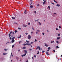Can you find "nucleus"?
Wrapping results in <instances>:
<instances>
[{
  "instance_id": "obj_38",
  "label": "nucleus",
  "mask_w": 62,
  "mask_h": 62,
  "mask_svg": "<svg viewBox=\"0 0 62 62\" xmlns=\"http://www.w3.org/2000/svg\"><path fill=\"white\" fill-rule=\"evenodd\" d=\"M25 34L26 35H27L28 34V33H25Z\"/></svg>"
},
{
  "instance_id": "obj_57",
  "label": "nucleus",
  "mask_w": 62,
  "mask_h": 62,
  "mask_svg": "<svg viewBox=\"0 0 62 62\" xmlns=\"http://www.w3.org/2000/svg\"><path fill=\"white\" fill-rule=\"evenodd\" d=\"M18 52H20V50H18Z\"/></svg>"
},
{
  "instance_id": "obj_14",
  "label": "nucleus",
  "mask_w": 62,
  "mask_h": 62,
  "mask_svg": "<svg viewBox=\"0 0 62 62\" xmlns=\"http://www.w3.org/2000/svg\"><path fill=\"white\" fill-rule=\"evenodd\" d=\"M56 47L57 48H59V47H58V46H56Z\"/></svg>"
},
{
  "instance_id": "obj_3",
  "label": "nucleus",
  "mask_w": 62,
  "mask_h": 62,
  "mask_svg": "<svg viewBox=\"0 0 62 62\" xmlns=\"http://www.w3.org/2000/svg\"><path fill=\"white\" fill-rule=\"evenodd\" d=\"M15 41V40H14V39H12V43H13V42H14Z\"/></svg>"
},
{
  "instance_id": "obj_52",
  "label": "nucleus",
  "mask_w": 62,
  "mask_h": 62,
  "mask_svg": "<svg viewBox=\"0 0 62 62\" xmlns=\"http://www.w3.org/2000/svg\"><path fill=\"white\" fill-rule=\"evenodd\" d=\"M12 34H14V32H12Z\"/></svg>"
},
{
  "instance_id": "obj_41",
  "label": "nucleus",
  "mask_w": 62,
  "mask_h": 62,
  "mask_svg": "<svg viewBox=\"0 0 62 62\" xmlns=\"http://www.w3.org/2000/svg\"><path fill=\"white\" fill-rule=\"evenodd\" d=\"M59 28H61V26H59Z\"/></svg>"
},
{
  "instance_id": "obj_43",
  "label": "nucleus",
  "mask_w": 62,
  "mask_h": 62,
  "mask_svg": "<svg viewBox=\"0 0 62 62\" xmlns=\"http://www.w3.org/2000/svg\"><path fill=\"white\" fill-rule=\"evenodd\" d=\"M50 51V49H48L47 50V52H48V51Z\"/></svg>"
},
{
  "instance_id": "obj_54",
  "label": "nucleus",
  "mask_w": 62,
  "mask_h": 62,
  "mask_svg": "<svg viewBox=\"0 0 62 62\" xmlns=\"http://www.w3.org/2000/svg\"><path fill=\"white\" fill-rule=\"evenodd\" d=\"M54 1L55 2L56 1L55 0H54Z\"/></svg>"
},
{
  "instance_id": "obj_24",
  "label": "nucleus",
  "mask_w": 62,
  "mask_h": 62,
  "mask_svg": "<svg viewBox=\"0 0 62 62\" xmlns=\"http://www.w3.org/2000/svg\"><path fill=\"white\" fill-rule=\"evenodd\" d=\"M18 29H19V30H21V28L19 27V28H18Z\"/></svg>"
},
{
  "instance_id": "obj_44",
  "label": "nucleus",
  "mask_w": 62,
  "mask_h": 62,
  "mask_svg": "<svg viewBox=\"0 0 62 62\" xmlns=\"http://www.w3.org/2000/svg\"><path fill=\"white\" fill-rule=\"evenodd\" d=\"M38 53H37V54H39V51H38Z\"/></svg>"
},
{
  "instance_id": "obj_26",
  "label": "nucleus",
  "mask_w": 62,
  "mask_h": 62,
  "mask_svg": "<svg viewBox=\"0 0 62 62\" xmlns=\"http://www.w3.org/2000/svg\"><path fill=\"white\" fill-rule=\"evenodd\" d=\"M6 53H3V55H6Z\"/></svg>"
},
{
  "instance_id": "obj_51",
  "label": "nucleus",
  "mask_w": 62,
  "mask_h": 62,
  "mask_svg": "<svg viewBox=\"0 0 62 62\" xmlns=\"http://www.w3.org/2000/svg\"><path fill=\"white\" fill-rule=\"evenodd\" d=\"M11 33H12V31H11L10 32V34H11Z\"/></svg>"
},
{
  "instance_id": "obj_6",
  "label": "nucleus",
  "mask_w": 62,
  "mask_h": 62,
  "mask_svg": "<svg viewBox=\"0 0 62 62\" xmlns=\"http://www.w3.org/2000/svg\"><path fill=\"white\" fill-rule=\"evenodd\" d=\"M46 54H47V55H49V54H48V53L47 52H46Z\"/></svg>"
},
{
  "instance_id": "obj_58",
  "label": "nucleus",
  "mask_w": 62,
  "mask_h": 62,
  "mask_svg": "<svg viewBox=\"0 0 62 62\" xmlns=\"http://www.w3.org/2000/svg\"><path fill=\"white\" fill-rule=\"evenodd\" d=\"M30 1L31 2H32V0H30Z\"/></svg>"
},
{
  "instance_id": "obj_62",
  "label": "nucleus",
  "mask_w": 62,
  "mask_h": 62,
  "mask_svg": "<svg viewBox=\"0 0 62 62\" xmlns=\"http://www.w3.org/2000/svg\"><path fill=\"white\" fill-rule=\"evenodd\" d=\"M32 33H33V32H31V33L32 34Z\"/></svg>"
},
{
  "instance_id": "obj_47",
  "label": "nucleus",
  "mask_w": 62,
  "mask_h": 62,
  "mask_svg": "<svg viewBox=\"0 0 62 62\" xmlns=\"http://www.w3.org/2000/svg\"><path fill=\"white\" fill-rule=\"evenodd\" d=\"M30 23H28V25H30Z\"/></svg>"
},
{
  "instance_id": "obj_36",
  "label": "nucleus",
  "mask_w": 62,
  "mask_h": 62,
  "mask_svg": "<svg viewBox=\"0 0 62 62\" xmlns=\"http://www.w3.org/2000/svg\"><path fill=\"white\" fill-rule=\"evenodd\" d=\"M59 30V29H58V28H56V30Z\"/></svg>"
},
{
  "instance_id": "obj_60",
  "label": "nucleus",
  "mask_w": 62,
  "mask_h": 62,
  "mask_svg": "<svg viewBox=\"0 0 62 62\" xmlns=\"http://www.w3.org/2000/svg\"><path fill=\"white\" fill-rule=\"evenodd\" d=\"M32 4V2L31 3V4H30L31 5Z\"/></svg>"
},
{
  "instance_id": "obj_18",
  "label": "nucleus",
  "mask_w": 62,
  "mask_h": 62,
  "mask_svg": "<svg viewBox=\"0 0 62 62\" xmlns=\"http://www.w3.org/2000/svg\"><path fill=\"white\" fill-rule=\"evenodd\" d=\"M48 8H49V9H50V7L49 6H48Z\"/></svg>"
},
{
  "instance_id": "obj_29",
  "label": "nucleus",
  "mask_w": 62,
  "mask_h": 62,
  "mask_svg": "<svg viewBox=\"0 0 62 62\" xmlns=\"http://www.w3.org/2000/svg\"><path fill=\"white\" fill-rule=\"evenodd\" d=\"M37 32H39L40 31L39 30H37Z\"/></svg>"
},
{
  "instance_id": "obj_55",
  "label": "nucleus",
  "mask_w": 62,
  "mask_h": 62,
  "mask_svg": "<svg viewBox=\"0 0 62 62\" xmlns=\"http://www.w3.org/2000/svg\"><path fill=\"white\" fill-rule=\"evenodd\" d=\"M55 2L56 3H57V1H56Z\"/></svg>"
},
{
  "instance_id": "obj_19",
  "label": "nucleus",
  "mask_w": 62,
  "mask_h": 62,
  "mask_svg": "<svg viewBox=\"0 0 62 62\" xmlns=\"http://www.w3.org/2000/svg\"><path fill=\"white\" fill-rule=\"evenodd\" d=\"M12 39H15V37H13L12 38Z\"/></svg>"
},
{
  "instance_id": "obj_22",
  "label": "nucleus",
  "mask_w": 62,
  "mask_h": 62,
  "mask_svg": "<svg viewBox=\"0 0 62 62\" xmlns=\"http://www.w3.org/2000/svg\"><path fill=\"white\" fill-rule=\"evenodd\" d=\"M15 33H16V32H17V31L16 30H15Z\"/></svg>"
},
{
  "instance_id": "obj_31",
  "label": "nucleus",
  "mask_w": 62,
  "mask_h": 62,
  "mask_svg": "<svg viewBox=\"0 0 62 62\" xmlns=\"http://www.w3.org/2000/svg\"><path fill=\"white\" fill-rule=\"evenodd\" d=\"M14 45H13L12 46V48H13V47H14Z\"/></svg>"
},
{
  "instance_id": "obj_15",
  "label": "nucleus",
  "mask_w": 62,
  "mask_h": 62,
  "mask_svg": "<svg viewBox=\"0 0 62 62\" xmlns=\"http://www.w3.org/2000/svg\"><path fill=\"white\" fill-rule=\"evenodd\" d=\"M48 49L49 50H50V49H51V47H49L48 48Z\"/></svg>"
},
{
  "instance_id": "obj_5",
  "label": "nucleus",
  "mask_w": 62,
  "mask_h": 62,
  "mask_svg": "<svg viewBox=\"0 0 62 62\" xmlns=\"http://www.w3.org/2000/svg\"><path fill=\"white\" fill-rule=\"evenodd\" d=\"M26 47H23V48L22 49H26Z\"/></svg>"
},
{
  "instance_id": "obj_25",
  "label": "nucleus",
  "mask_w": 62,
  "mask_h": 62,
  "mask_svg": "<svg viewBox=\"0 0 62 62\" xmlns=\"http://www.w3.org/2000/svg\"><path fill=\"white\" fill-rule=\"evenodd\" d=\"M54 41H51V43H54Z\"/></svg>"
},
{
  "instance_id": "obj_13",
  "label": "nucleus",
  "mask_w": 62,
  "mask_h": 62,
  "mask_svg": "<svg viewBox=\"0 0 62 62\" xmlns=\"http://www.w3.org/2000/svg\"><path fill=\"white\" fill-rule=\"evenodd\" d=\"M12 18L13 19H15V18L14 17H12Z\"/></svg>"
},
{
  "instance_id": "obj_45",
  "label": "nucleus",
  "mask_w": 62,
  "mask_h": 62,
  "mask_svg": "<svg viewBox=\"0 0 62 62\" xmlns=\"http://www.w3.org/2000/svg\"><path fill=\"white\" fill-rule=\"evenodd\" d=\"M42 34H43V35H44V33L43 32V33H42Z\"/></svg>"
},
{
  "instance_id": "obj_1",
  "label": "nucleus",
  "mask_w": 62,
  "mask_h": 62,
  "mask_svg": "<svg viewBox=\"0 0 62 62\" xmlns=\"http://www.w3.org/2000/svg\"><path fill=\"white\" fill-rule=\"evenodd\" d=\"M24 52H25V54L24 55H22V57H23V56H25L26 55V54H27V50H24Z\"/></svg>"
},
{
  "instance_id": "obj_8",
  "label": "nucleus",
  "mask_w": 62,
  "mask_h": 62,
  "mask_svg": "<svg viewBox=\"0 0 62 62\" xmlns=\"http://www.w3.org/2000/svg\"><path fill=\"white\" fill-rule=\"evenodd\" d=\"M56 6H57V7H59L60 6V5L59 4H57L56 5Z\"/></svg>"
},
{
  "instance_id": "obj_35",
  "label": "nucleus",
  "mask_w": 62,
  "mask_h": 62,
  "mask_svg": "<svg viewBox=\"0 0 62 62\" xmlns=\"http://www.w3.org/2000/svg\"><path fill=\"white\" fill-rule=\"evenodd\" d=\"M37 40H36V39H35V42H37Z\"/></svg>"
},
{
  "instance_id": "obj_53",
  "label": "nucleus",
  "mask_w": 62,
  "mask_h": 62,
  "mask_svg": "<svg viewBox=\"0 0 62 62\" xmlns=\"http://www.w3.org/2000/svg\"><path fill=\"white\" fill-rule=\"evenodd\" d=\"M26 45H28V44L27 43V44H26Z\"/></svg>"
},
{
  "instance_id": "obj_2",
  "label": "nucleus",
  "mask_w": 62,
  "mask_h": 62,
  "mask_svg": "<svg viewBox=\"0 0 62 62\" xmlns=\"http://www.w3.org/2000/svg\"><path fill=\"white\" fill-rule=\"evenodd\" d=\"M28 39H31V36L30 35H28Z\"/></svg>"
},
{
  "instance_id": "obj_63",
  "label": "nucleus",
  "mask_w": 62,
  "mask_h": 62,
  "mask_svg": "<svg viewBox=\"0 0 62 62\" xmlns=\"http://www.w3.org/2000/svg\"><path fill=\"white\" fill-rule=\"evenodd\" d=\"M37 21H38V20H35V22H37Z\"/></svg>"
},
{
  "instance_id": "obj_23",
  "label": "nucleus",
  "mask_w": 62,
  "mask_h": 62,
  "mask_svg": "<svg viewBox=\"0 0 62 62\" xmlns=\"http://www.w3.org/2000/svg\"><path fill=\"white\" fill-rule=\"evenodd\" d=\"M38 23H39V25H41V23H40L39 22H38Z\"/></svg>"
},
{
  "instance_id": "obj_64",
  "label": "nucleus",
  "mask_w": 62,
  "mask_h": 62,
  "mask_svg": "<svg viewBox=\"0 0 62 62\" xmlns=\"http://www.w3.org/2000/svg\"><path fill=\"white\" fill-rule=\"evenodd\" d=\"M26 62H28V60H27Z\"/></svg>"
},
{
  "instance_id": "obj_21",
  "label": "nucleus",
  "mask_w": 62,
  "mask_h": 62,
  "mask_svg": "<svg viewBox=\"0 0 62 62\" xmlns=\"http://www.w3.org/2000/svg\"><path fill=\"white\" fill-rule=\"evenodd\" d=\"M7 50H8V49H4V51H7Z\"/></svg>"
},
{
  "instance_id": "obj_10",
  "label": "nucleus",
  "mask_w": 62,
  "mask_h": 62,
  "mask_svg": "<svg viewBox=\"0 0 62 62\" xmlns=\"http://www.w3.org/2000/svg\"><path fill=\"white\" fill-rule=\"evenodd\" d=\"M38 48L39 50H40V47L39 46H38Z\"/></svg>"
},
{
  "instance_id": "obj_46",
  "label": "nucleus",
  "mask_w": 62,
  "mask_h": 62,
  "mask_svg": "<svg viewBox=\"0 0 62 62\" xmlns=\"http://www.w3.org/2000/svg\"><path fill=\"white\" fill-rule=\"evenodd\" d=\"M54 14H56V15H57V14H56V13H54Z\"/></svg>"
},
{
  "instance_id": "obj_9",
  "label": "nucleus",
  "mask_w": 62,
  "mask_h": 62,
  "mask_svg": "<svg viewBox=\"0 0 62 62\" xmlns=\"http://www.w3.org/2000/svg\"><path fill=\"white\" fill-rule=\"evenodd\" d=\"M26 42H27V43H29V41L27 40H26Z\"/></svg>"
},
{
  "instance_id": "obj_34",
  "label": "nucleus",
  "mask_w": 62,
  "mask_h": 62,
  "mask_svg": "<svg viewBox=\"0 0 62 62\" xmlns=\"http://www.w3.org/2000/svg\"><path fill=\"white\" fill-rule=\"evenodd\" d=\"M56 43H58V41H56Z\"/></svg>"
},
{
  "instance_id": "obj_27",
  "label": "nucleus",
  "mask_w": 62,
  "mask_h": 62,
  "mask_svg": "<svg viewBox=\"0 0 62 62\" xmlns=\"http://www.w3.org/2000/svg\"><path fill=\"white\" fill-rule=\"evenodd\" d=\"M60 37H58L57 38V39H60Z\"/></svg>"
},
{
  "instance_id": "obj_32",
  "label": "nucleus",
  "mask_w": 62,
  "mask_h": 62,
  "mask_svg": "<svg viewBox=\"0 0 62 62\" xmlns=\"http://www.w3.org/2000/svg\"><path fill=\"white\" fill-rule=\"evenodd\" d=\"M33 42H31V44H33Z\"/></svg>"
},
{
  "instance_id": "obj_48",
  "label": "nucleus",
  "mask_w": 62,
  "mask_h": 62,
  "mask_svg": "<svg viewBox=\"0 0 62 62\" xmlns=\"http://www.w3.org/2000/svg\"><path fill=\"white\" fill-rule=\"evenodd\" d=\"M12 39V38H11V37H10V39Z\"/></svg>"
},
{
  "instance_id": "obj_12",
  "label": "nucleus",
  "mask_w": 62,
  "mask_h": 62,
  "mask_svg": "<svg viewBox=\"0 0 62 62\" xmlns=\"http://www.w3.org/2000/svg\"><path fill=\"white\" fill-rule=\"evenodd\" d=\"M24 13L25 14H26V13H26V10H25V12H24Z\"/></svg>"
},
{
  "instance_id": "obj_20",
  "label": "nucleus",
  "mask_w": 62,
  "mask_h": 62,
  "mask_svg": "<svg viewBox=\"0 0 62 62\" xmlns=\"http://www.w3.org/2000/svg\"><path fill=\"white\" fill-rule=\"evenodd\" d=\"M10 36H11V35H10V34H9V36L10 37Z\"/></svg>"
},
{
  "instance_id": "obj_42",
  "label": "nucleus",
  "mask_w": 62,
  "mask_h": 62,
  "mask_svg": "<svg viewBox=\"0 0 62 62\" xmlns=\"http://www.w3.org/2000/svg\"><path fill=\"white\" fill-rule=\"evenodd\" d=\"M34 57H35V58H36V55H34Z\"/></svg>"
},
{
  "instance_id": "obj_17",
  "label": "nucleus",
  "mask_w": 62,
  "mask_h": 62,
  "mask_svg": "<svg viewBox=\"0 0 62 62\" xmlns=\"http://www.w3.org/2000/svg\"><path fill=\"white\" fill-rule=\"evenodd\" d=\"M31 8H33V6L32 5H31L30 6Z\"/></svg>"
},
{
  "instance_id": "obj_39",
  "label": "nucleus",
  "mask_w": 62,
  "mask_h": 62,
  "mask_svg": "<svg viewBox=\"0 0 62 62\" xmlns=\"http://www.w3.org/2000/svg\"><path fill=\"white\" fill-rule=\"evenodd\" d=\"M38 49V46H37V47L36 48V49L37 50V49Z\"/></svg>"
},
{
  "instance_id": "obj_37",
  "label": "nucleus",
  "mask_w": 62,
  "mask_h": 62,
  "mask_svg": "<svg viewBox=\"0 0 62 62\" xmlns=\"http://www.w3.org/2000/svg\"><path fill=\"white\" fill-rule=\"evenodd\" d=\"M53 52H54V53H55V50H53Z\"/></svg>"
},
{
  "instance_id": "obj_50",
  "label": "nucleus",
  "mask_w": 62,
  "mask_h": 62,
  "mask_svg": "<svg viewBox=\"0 0 62 62\" xmlns=\"http://www.w3.org/2000/svg\"><path fill=\"white\" fill-rule=\"evenodd\" d=\"M30 51H32V49H30Z\"/></svg>"
},
{
  "instance_id": "obj_59",
  "label": "nucleus",
  "mask_w": 62,
  "mask_h": 62,
  "mask_svg": "<svg viewBox=\"0 0 62 62\" xmlns=\"http://www.w3.org/2000/svg\"><path fill=\"white\" fill-rule=\"evenodd\" d=\"M39 4H38L37 5V6H39Z\"/></svg>"
},
{
  "instance_id": "obj_56",
  "label": "nucleus",
  "mask_w": 62,
  "mask_h": 62,
  "mask_svg": "<svg viewBox=\"0 0 62 62\" xmlns=\"http://www.w3.org/2000/svg\"><path fill=\"white\" fill-rule=\"evenodd\" d=\"M51 3L52 4H53V5H54V3Z\"/></svg>"
},
{
  "instance_id": "obj_49",
  "label": "nucleus",
  "mask_w": 62,
  "mask_h": 62,
  "mask_svg": "<svg viewBox=\"0 0 62 62\" xmlns=\"http://www.w3.org/2000/svg\"><path fill=\"white\" fill-rule=\"evenodd\" d=\"M34 13H36V11H34Z\"/></svg>"
},
{
  "instance_id": "obj_4",
  "label": "nucleus",
  "mask_w": 62,
  "mask_h": 62,
  "mask_svg": "<svg viewBox=\"0 0 62 62\" xmlns=\"http://www.w3.org/2000/svg\"><path fill=\"white\" fill-rule=\"evenodd\" d=\"M30 45H31V47H32V48L33 47L32 46V45H31V43L29 44H28V45H29V46H30Z\"/></svg>"
},
{
  "instance_id": "obj_30",
  "label": "nucleus",
  "mask_w": 62,
  "mask_h": 62,
  "mask_svg": "<svg viewBox=\"0 0 62 62\" xmlns=\"http://www.w3.org/2000/svg\"><path fill=\"white\" fill-rule=\"evenodd\" d=\"M23 45L24 46H25V45H26V44H23Z\"/></svg>"
},
{
  "instance_id": "obj_28",
  "label": "nucleus",
  "mask_w": 62,
  "mask_h": 62,
  "mask_svg": "<svg viewBox=\"0 0 62 62\" xmlns=\"http://www.w3.org/2000/svg\"><path fill=\"white\" fill-rule=\"evenodd\" d=\"M57 34L58 35V36H60V34H59L58 33Z\"/></svg>"
},
{
  "instance_id": "obj_40",
  "label": "nucleus",
  "mask_w": 62,
  "mask_h": 62,
  "mask_svg": "<svg viewBox=\"0 0 62 62\" xmlns=\"http://www.w3.org/2000/svg\"><path fill=\"white\" fill-rule=\"evenodd\" d=\"M32 29L33 30H34V28H33V27H32Z\"/></svg>"
},
{
  "instance_id": "obj_7",
  "label": "nucleus",
  "mask_w": 62,
  "mask_h": 62,
  "mask_svg": "<svg viewBox=\"0 0 62 62\" xmlns=\"http://www.w3.org/2000/svg\"><path fill=\"white\" fill-rule=\"evenodd\" d=\"M45 46L46 47H48V45H47V44H45Z\"/></svg>"
},
{
  "instance_id": "obj_61",
  "label": "nucleus",
  "mask_w": 62,
  "mask_h": 62,
  "mask_svg": "<svg viewBox=\"0 0 62 62\" xmlns=\"http://www.w3.org/2000/svg\"><path fill=\"white\" fill-rule=\"evenodd\" d=\"M40 50H42V48H40Z\"/></svg>"
},
{
  "instance_id": "obj_33",
  "label": "nucleus",
  "mask_w": 62,
  "mask_h": 62,
  "mask_svg": "<svg viewBox=\"0 0 62 62\" xmlns=\"http://www.w3.org/2000/svg\"><path fill=\"white\" fill-rule=\"evenodd\" d=\"M44 52H45V51H42V53H44Z\"/></svg>"
},
{
  "instance_id": "obj_16",
  "label": "nucleus",
  "mask_w": 62,
  "mask_h": 62,
  "mask_svg": "<svg viewBox=\"0 0 62 62\" xmlns=\"http://www.w3.org/2000/svg\"><path fill=\"white\" fill-rule=\"evenodd\" d=\"M21 35H20L19 37H17V38H21Z\"/></svg>"
},
{
  "instance_id": "obj_11",
  "label": "nucleus",
  "mask_w": 62,
  "mask_h": 62,
  "mask_svg": "<svg viewBox=\"0 0 62 62\" xmlns=\"http://www.w3.org/2000/svg\"><path fill=\"white\" fill-rule=\"evenodd\" d=\"M46 2V1H45L43 2V5H44L45 4V2Z\"/></svg>"
}]
</instances>
